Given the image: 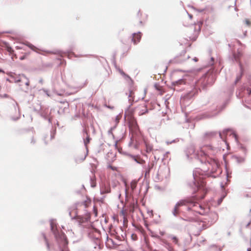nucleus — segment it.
Returning <instances> with one entry per match:
<instances>
[{"mask_svg":"<svg viewBox=\"0 0 251 251\" xmlns=\"http://www.w3.org/2000/svg\"><path fill=\"white\" fill-rule=\"evenodd\" d=\"M185 205L191 207H198L199 209L196 208L194 210L200 214L204 215L207 213L204 208L196 201V199L194 197H192L179 201L175 206L173 211V214L175 216L178 215L179 213V207Z\"/></svg>","mask_w":251,"mask_h":251,"instance_id":"f257e3e1","label":"nucleus"},{"mask_svg":"<svg viewBox=\"0 0 251 251\" xmlns=\"http://www.w3.org/2000/svg\"><path fill=\"white\" fill-rule=\"evenodd\" d=\"M126 118L128 121L130 130L134 134H137L139 131V128L136 119L133 116L132 114H126Z\"/></svg>","mask_w":251,"mask_h":251,"instance_id":"f03ea898","label":"nucleus"},{"mask_svg":"<svg viewBox=\"0 0 251 251\" xmlns=\"http://www.w3.org/2000/svg\"><path fill=\"white\" fill-rule=\"evenodd\" d=\"M209 216L210 218L212 219L211 221H209L208 219H205V220L208 221V223H210V224L208 226H207V225L205 223V222L201 221L200 223V225L201 226V230H204L207 228L208 227L210 226L214 222H215L218 219V215L215 213H210Z\"/></svg>","mask_w":251,"mask_h":251,"instance_id":"7ed1b4c3","label":"nucleus"},{"mask_svg":"<svg viewBox=\"0 0 251 251\" xmlns=\"http://www.w3.org/2000/svg\"><path fill=\"white\" fill-rule=\"evenodd\" d=\"M106 245L109 248L116 249L118 246H120L121 244L116 241H114L113 239L107 238L106 242Z\"/></svg>","mask_w":251,"mask_h":251,"instance_id":"20e7f679","label":"nucleus"},{"mask_svg":"<svg viewBox=\"0 0 251 251\" xmlns=\"http://www.w3.org/2000/svg\"><path fill=\"white\" fill-rule=\"evenodd\" d=\"M89 236L90 238L94 239L96 240V242L97 245H98L99 248L100 249V235L99 232L96 231V230H93L92 232H90Z\"/></svg>","mask_w":251,"mask_h":251,"instance_id":"39448f33","label":"nucleus"},{"mask_svg":"<svg viewBox=\"0 0 251 251\" xmlns=\"http://www.w3.org/2000/svg\"><path fill=\"white\" fill-rule=\"evenodd\" d=\"M136 109L138 111L139 115H142L148 112L147 104L143 101L136 107Z\"/></svg>","mask_w":251,"mask_h":251,"instance_id":"423d86ee","label":"nucleus"},{"mask_svg":"<svg viewBox=\"0 0 251 251\" xmlns=\"http://www.w3.org/2000/svg\"><path fill=\"white\" fill-rule=\"evenodd\" d=\"M91 204V200L88 198H85L80 203L77 204V207L78 208L81 207H83L84 208H86Z\"/></svg>","mask_w":251,"mask_h":251,"instance_id":"0eeeda50","label":"nucleus"},{"mask_svg":"<svg viewBox=\"0 0 251 251\" xmlns=\"http://www.w3.org/2000/svg\"><path fill=\"white\" fill-rule=\"evenodd\" d=\"M195 185L197 187L198 190H202L204 194H206V191L205 188L206 183L203 179H200V181L197 182V184L195 183Z\"/></svg>","mask_w":251,"mask_h":251,"instance_id":"6e6552de","label":"nucleus"},{"mask_svg":"<svg viewBox=\"0 0 251 251\" xmlns=\"http://www.w3.org/2000/svg\"><path fill=\"white\" fill-rule=\"evenodd\" d=\"M245 192L248 197H251V179L247 181L245 186Z\"/></svg>","mask_w":251,"mask_h":251,"instance_id":"1a4fd4ad","label":"nucleus"},{"mask_svg":"<svg viewBox=\"0 0 251 251\" xmlns=\"http://www.w3.org/2000/svg\"><path fill=\"white\" fill-rule=\"evenodd\" d=\"M141 38V35L140 33H134L133 34L132 41L134 44H136L138 43Z\"/></svg>","mask_w":251,"mask_h":251,"instance_id":"9d476101","label":"nucleus"},{"mask_svg":"<svg viewBox=\"0 0 251 251\" xmlns=\"http://www.w3.org/2000/svg\"><path fill=\"white\" fill-rule=\"evenodd\" d=\"M215 134L216 133L214 132H207L204 134L203 138L205 139L211 138L212 137H213L215 135Z\"/></svg>","mask_w":251,"mask_h":251,"instance_id":"9b49d317","label":"nucleus"},{"mask_svg":"<svg viewBox=\"0 0 251 251\" xmlns=\"http://www.w3.org/2000/svg\"><path fill=\"white\" fill-rule=\"evenodd\" d=\"M113 237L116 239L117 240L116 241L119 242L120 243V242L121 241H122L124 238V237L122 235V236H120L118 234V232H115V234H113Z\"/></svg>","mask_w":251,"mask_h":251,"instance_id":"f8f14e48","label":"nucleus"},{"mask_svg":"<svg viewBox=\"0 0 251 251\" xmlns=\"http://www.w3.org/2000/svg\"><path fill=\"white\" fill-rule=\"evenodd\" d=\"M168 238L172 241L173 243L176 244H177L178 243V239L176 236L173 235H169Z\"/></svg>","mask_w":251,"mask_h":251,"instance_id":"ddd939ff","label":"nucleus"},{"mask_svg":"<svg viewBox=\"0 0 251 251\" xmlns=\"http://www.w3.org/2000/svg\"><path fill=\"white\" fill-rule=\"evenodd\" d=\"M89 219H90V216L89 215L87 218H85H85H84V217H78L77 218L78 222L80 224H82V223H85L86 221H87L88 220H89Z\"/></svg>","mask_w":251,"mask_h":251,"instance_id":"4468645a","label":"nucleus"},{"mask_svg":"<svg viewBox=\"0 0 251 251\" xmlns=\"http://www.w3.org/2000/svg\"><path fill=\"white\" fill-rule=\"evenodd\" d=\"M111 192L110 187L109 186H105L104 188H102L101 189V193L102 194H106L109 193Z\"/></svg>","mask_w":251,"mask_h":251,"instance_id":"2eb2a0df","label":"nucleus"},{"mask_svg":"<svg viewBox=\"0 0 251 251\" xmlns=\"http://www.w3.org/2000/svg\"><path fill=\"white\" fill-rule=\"evenodd\" d=\"M243 53L241 51H238L237 53L234 54V57L236 61H239Z\"/></svg>","mask_w":251,"mask_h":251,"instance_id":"dca6fc26","label":"nucleus"},{"mask_svg":"<svg viewBox=\"0 0 251 251\" xmlns=\"http://www.w3.org/2000/svg\"><path fill=\"white\" fill-rule=\"evenodd\" d=\"M137 180H133L130 183V188L132 191H134V190L136 188L137 184Z\"/></svg>","mask_w":251,"mask_h":251,"instance_id":"f3484780","label":"nucleus"},{"mask_svg":"<svg viewBox=\"0 0 251 251\" xmlns=\"http://www.w3.org/2000/svg\"><path fill=\"white\" fill-rule=\"evenodd\" d=\"M153 166H154L153 162H151V163L149 164L147 170L146 171V173H145L146 176L147 175H149L151 170L153 168Z\"/></svg>","mask_w":251,"mask_h":251,"instance_id":"a211bd4d","label":"nucleus"},{"mask_svg":"<svg viewBox=\"0 0 251 251\" xmlns=\"http://www.w3.org/2000/svg\"><path fill=\"white\" fill-rule=\"evenodd\" d=\"M25 45L27 46H28L30 49H31L32 50H33L36 52H38L39 49H38L36 47H35L33 45H32L29 43H26Z\"/></svg>","mask_w":251,"mask_h":251,"instance_id":"6ab92c4d","label":"nucleus"},{"mask_svg":"<svg viewBox=\"0 0 251 251\" xmlns=\"http://www.w3.org/2000/svg\"><path fill=\"white\" fill-rule=\"evenodd\" d=\"M239 66H240V71H241V76H239V77H237V79H236V83H237L241 78V76L243 73V66L241 64V63H240V62H239Z\"/></svg>","mask_w":251,"mask_h":251,"instance_id":"aec40b11","label":"nucleus"},{"mask_svg":"<svg viewBox=\"0 0 251 251\" xmlns=\"http://www.w3.org/2000/svg\"><path fill=\"white\" fill-rule=\"evenodd\" d=\"M173 83V84L174 85H178L185 84V81L183 79H180V80H179L178 81H176L175 82H174Z\"/></svg>","mask_w":251,"mask_h":251,"instance_id":"412c9836","label":"nucleus"},{"mask_svg":"<svg viewBox=\"0 0 251 251\" xmlns=\"http://www.w3.org/2000/svg\"><path fill=\"white\" fill-rule=\"evenodd\" d=\"M86 134H87V137H86V139L84 140V144H85V145L86 146H87V144H88L89 143H90V137L89 136V135H88V133L86 132Z\"/></svg>","mask_w":251,"mask_h":251,"instance_id":"4be33fe9","label":"nucleus"},{"mask_svg":"<svg viewBox=\"0 0 251 251\" xmlns=\"http://www.w3.org/2000/svg\"><path fill=\"white\" fill-rule=\"evenodd\" d=\"M134 159L137 163H140V164H143L145 162V161L144 160H143L142 159H141L140 158H135Z\"/></svg>","mask_w":251,"mask_h":251,"instance_id":"5701e85b","label":"nucleus"},{"mask_svg":"<svg viewBox=\"0 0 251 251\" xmlns=\"http://www.w3.org/2000/svg\"><path fill=\"white\" fill-rule=\"evenodd\" d=\"M121 117H122V116L121 115H119L116 116V117L115 119V121L116 124H117L119 122V121L121 119Z\"/></svg>","mask_w":251,"mask_h":251,"instance_id":"b1692460","label":"nucleus"},{"mask_svg":"<svg viewBox=\"0 0 251 251\" xmlns=\"http://www.w3.org/2000/svg\"><path fill=\"white\" fill-rule=\"evenodd\" d=\"M45 53H44V55L48 54H56L57 53L55 51H49L46 50L44 51Z\"/></svg>","mask_w":251,"mask_h":251,"instance_id":"393cba45","label":"nucleus"},{"mask_svg":"<svg viewBox=\"0 0 251 251\" xmlns=\"http://www.w3.org/2000/svg\"><path fill=\"white\" fill-rule=\"evenodd\" d=\"M131 238H132V240H133L134 241H136V240H137V239H138V237H137V235H136V234H132L131 235Z\"/></svg>","mask_w":251,"mask_h":251,"instance_id":"a878e982","label":"nucleus"},{"mask_svg":"<svg viewBox=\"0 0 251 251\" xmlns=\"http://www.w3.org/2000/svg\"><path fill=\"white\" fill-rule=\"evenodd\" d=\"M245 23L248 26H250L251 25V22L249 19H246Z\"/></svg>","mask_w":251,"mask_h":251,"instance_id":"bb28decb","label":"nucleus"},{"mask_svg":"<svg viewBox=\"0 0 251 251\" xmlns=\"http://www.w3.org/2000/svg\"><path fill=\"white\" fill-rule=\"evenodd\" d=\"M108 168H110L111 170H112L113 171H116L117 170V168H116V167H114V166H111V165L108 166Z\"/></svg>","mask_w":251,"mask_h":251,"instance_id":"cd10ccee","label":"nucleus"},{"mask_svg":"<svg viewBox=\"0 0 251 251\" xmlns=\"http://www.w3.org/2000/svg\"><path fill=\"white\" fill-rule=\"evenodd\" d=\"M138 229H139V230L140 231V232H141V233H143L145 232V231H144V229H143V228H142V227H141V226H139V227H138Z\"/></svg>","mask_w":251,"mask_h":251,"instance_id":"c85d7f7f","label":"nucleus"},{"mask_svg":"<svg viewBox=\"0 0 251 251\" xmlns=\"http://www.w3.org/2000/svg\"><path fill=\"white\" fill-rule=\"evenodd\" d=\"M91 180H92L91 186L94 187L96 186V182L92 179H91Z\"/></svg>","mask_w":251,"mask_h":251,"instance_id":"c756f323","label":"nucleus"},{"mask_svg":"<svg viewBox=\"0 0 251 251\" xmlns=\"http://www.w3.org/2000/svg\"><path fill=\"white\" fill-rule=\"evenodd\" d=\"M133 94V92L132 91H130L129 92V97H132Z\"/></svg>","mask_w":251,"mask_h":251,"instance_id":"7c9ffc66","label":"nucleus"},{"mask_svg":"<svg viewBox=\"0 0 251 251\" xmlns=\"http://www.w3.org/2000/svg\"><path fill=\"white\" fill-rule=\"evenodd\" d=\"M247 90L248 92V94L251 95V89L250 88H248Z\"/></svg>","mask_w":251,"mask_h":251,"instance_id":"2f4dec72","label":"nucleus"},{"mask_svg":"<svg viewBox=\"0 0 251 251\" xmlns=\"http://www.w3.org/2000/svg\"><path fill=\"white\" fill-rule=\"evenodd\" d=\"M94 212H95V216H97V210H96L95 207H94Z\"/></svg>","mask_w":251,"mask_h":251,"instance_id":"473e14b6","label":"nucleus"},{"mask_svg":"<svg viewBox=\"0 0 251 251\" xmlns=\"http://www.w3.org/2000/svg\"><path fill=\"white\" fill-rule=\"evenodd\" d=\"M245 160V159L244 158H240V162H243Z\"/></svg>","mask_w":251,"mask_h":251,"instance_id":"72a5a7b5","label":"nucleus"},{"mask_svg":"<svg viewBox=\"0 0 251 251\" xmlns=\"http://www.w3.org/2000/svg\"><path fill=\"white\" fill-rule=\"evenodd\" d=\"M85 157H86V155H85V154L84 153V157H83V158H82L81 160H84V159L85 158Z\"/></svg>","mask_w":251,"mask_h":251,"instance_id":"f704fd0d","label":"nucleus"},{"mask_svg":"<svg viewBox=\"0 0 251 251\" xmlns=\"http://www.w3.org/2000/svg\"><path fill=\"white\" fill-rule=\"evenodd\" d=\"M25 58V56H22V57H21L20 58V59H21V60H23V59H24Z\"/></svg>","mask_w":251,"mask_h":251,"instance_id":"c9c22d12","label":"nucleus"},{"mask_svg":"<svg viewBox=\"0 0 251 251\" xmlns=\"http://www.w3.org/2000/svg\"><path fill=\"white\" fill-rule=\"evenodd\" d=\"M194 60L196 62L198 61V59H197V58H196V57L194 59Z\"/></svg>","mask_w":251,"mask_h":251,"instance_id":"e433bc0d","label":"nucleus"},{"mask_svg":"<svg viewBox=\"0 0 251 251\" xmlns=\"http://www.w3.org/2000/svg\"><path fill=\"white\" fill-rule=\"evenodd\" d=\"M148 150L151 151V149H150V148H147V151H148Z\"/></svg>","mask_w":251,"mask_h":251,"instance_id":"4c0bfd02","label":"nucleus"},{"mask_svg":"<svg viewBox=\"0 0 251 251\" xmlns=\"http://www.w3.org/2000/svg\"><path fill=\"white\" fill-rule=\"evenodd\" d=\"M193 220H194V219L192 218H190V219L189 220V221H192Z\"/></svg>","mask_w":251,"mask_h":251,"instance_id":"58836bf2","label":"nucleus"},{"mask_svg":"<svg viewBox=\"0 0 251 251\" xmlns=\"http://www.w3.org/2000/svg\"><path fill=\"white\" fill-rule=\"evenodd\" d=\"M204 198V196L203 195L202 197H201V199H202Z\"/></svg>","mask_w":251,"mask_h":251,"instance_id":"ea45409f","label":"nucleus"},{"mask_svg":"<svg viewBox=\"0 0 251 251\" xmlns=\"http://www.w3.org/2000/svg\"><path fill=\"white\" fill-rule=\"evenodd\" d=\"M121 73L122 74H123V75H124V74H124V73L123 71H122V72H121Z\"/></svg>","mask_w":251,"mask_h":251,"instance_id":"a19ab883","label":"nucleus"},{"mask_svg":"<svg viewBox=\"0 0 251 251\" xmlns=\"http://www.w3.org/2000/svg\"><path fill=\"white\" fill-rule=\"evenodd\" d=\"M17 48H18V49H21V48H19L18 46H17L16 47Z\"/></svg>","mask_w":251,"mask_h":251,"instance_id":"79ce46f5","label":"nucleus"}]
</instances>
